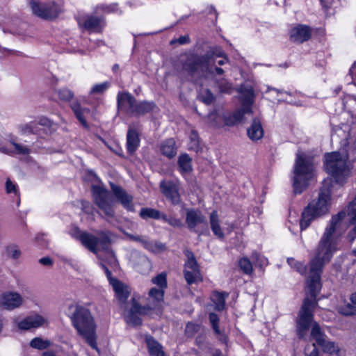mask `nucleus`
Segmentation results:
<instances>
[{
	"label": "nucleus",
	"mask_w": 356,
	"mask_h": 356,
	"mask_svg": "<svg viewBox=\"0 0 356 356\" xmlns=\"http://www.w3.org/2000/svg\"><path fill=\"white\" fill-rule=\"evenodd\" d=\"M346 212L340 211L332 216L329 225L326 227L317 247L314 250V256L309 262V275L307 277V287L311 289L315 295L317 288L321 287V276L324 266L329 263L337 249L334 234L339 227Z\"/></svg>",
	"instance_id": "nucleus-1"
},
{
	"label": "nucleus",
	"mask_w": 356,
	"mask_h": 356,
	"mask_svg": "<svg viewBox=\"0 0 356 356\" xmlns=\"http://www.w3.org/2000/svg\"><path fill=\"white\" fill-rule=\"evenodd\" d=\"M70 234L74 238L79 241L84 247L95 254H97L99 250L108 252L112 261L116 263L117 259L115 253L109 249L111 243L110 238L111 232L108 230L99 231L97 232L98 236H96L88 232H82L78 227H74L71 230Z\"/></svg>",
	"instance_id": "nucleus-2"
},
{
	"label": "nucleus",
	"mask_w": 356,
	"mask_h": 356,
	"mask_svg": "<svg viewBox=\"0 0 356 356\" xmlns=\"http://www.w3.org/2000/svg\"><path fill=\"white\" fill-rule=\"evenodd\" d=\"M70 319L79 334L92 349L98 350L95 337L96 326L90 312L82 306L76 305Z\"/></svg>",
	"instance_id": "nucleus-3"
},
{
	"label": "nucleus",
	"mask_w": 356,
	"mask_h": 356,
	"mask_svg": "<svg viewBox=\"0 0 356 356\" xmlns=\"http://www.w3.org/2000/svg\"><path fill=\"white\" fill-rule=\"evenodd\" d=\"M314 169V156L298 150L293 168V189L295 193H301L307 186Z\"/></svg>",
	"instance_id": "nucleus-4"
},
{
	"label": "nucleus",
	"mask_w": 356,
	"mask_h": 356,
	"mask_svg": "<svg viewBox=\"0 0 356 356\" xmlns=\"http://www.w3.org/2000/svg\"><path fill=\"white\" fill-rule=\"evenodd\" d=\"M183 67L192 76L197 78L212 75L215 72L220 75L224 72L222 68L216 66V58L213 54L202 56L190 55Z\"/></svg>",
	"instance_id": "nucleus-5"
},
{
	"label": "nucleus",
	"mask_w": 356,
	"mask_h": 356,
	"mask_svg": "<svg viewBox=\"0 0 356 356\" xmlns=\"http://www.w3.org/2000/svg\"><path fill=\"white\" fill-rule=\"evenodd\" d=\"M330 200L328 190H321L318 197L309 202L302 213L300 221L301 230L307 229L314 219L327 213Z\"/></svg>",
	"instance_id": "nucleus-6"
},
{
	"label": "nucleus",
	"mask_w": 356,
	"mask_h": 356,
	"mask_svg": "<svg viewBox=\"0 0 356 356\" xmlns=\"http://www.w3.org/2000/svg\"><path fill=\"white\" fill-rule=\"evenodd\" d=\"M325 168L336 183L343 184L348 177L350 170L346 164V156L338 152L327 153L325 155Z\"/></svg>",
	"instance_id": "nucleus-7"
},
{
	"label": "nucleus",
	"mask_w": 356,
	"mask_h": 356,
	"mask_svg": "<svg viewBox=\"0 0 356 356\" xmlns=\"http://www.w3.org/2000/svg\"><path fill=\"white\" fill-rule=\"evenodd\" d=\"M307 288L308 289L310 297L305 298L297 320V332L300 339L305 337L312 321L313 310L317 305L316 298L321 289V288H317L315 295H313L311 289L309 287Z\"/></svg>",
	"instance_id": "nucleus-8"
},
{
	"label": "nucleus",
	"mask_w": 356,
	"mask_h": 356,
	"mask_svg": "<svg viewBox=\"0 0 356 356\" xmlns=\"http://www.w3.org/2000/svg\"><path fill=\"white\" fill-rule=\"evenodd\" d=\"M92 193L95 204L103 212L106 220L109 221L110 218H114V203L108 191L102 186H92Z\"/></svg>",
	"instance_id": "nucleus-9"
},
{
	"label": "nucleus",
	"mask_w": 356,
	"mask_h": 356,
	"mask_svg": "<svg viewBox=\"0 0 356 356\" xmlns=\"http://www.w3.org/2000/svg\"><path fill=\"white\" fill-rule=\"evenodd\" d=\"M151 310L150 307L142 306L134 298H132L130 307L124 313V320L131 326H140L142 325V317Z\"/></svg>",
	"instance_id": "nucleus-10"
},
{
	"label": "nucleus",
	"mask_w": 356,
	"mask_h": 356,
	"mask_svg": "<svg viewBox=\"0 0 356 356\" xmlns=\"http://www.w3.org/2000/svg\"><path fill=\"white\" fill-rule=\"evenodd\" d=\"M30 7L35 16L47 20L56 18L60 12L54 3H43L33 1L30 2Z\"/></svg>",
	"instance_id": "nucleus-11"
},
{
	"label": "nucleus",
	"mask_w": 356,
	"mask_h": 356,
	"mask_svg": "<svg viewBox=\"0 0 356 356\" xmlns=\"http://www.w3.org/2000/svg\"><path fill=\"white\" fill-rule=\"evenodd\" d=\"M184 253L188 259L184 266V278L188 284L191 285L200 279V271L194 254L189 250Z\"/></svg>",
	"instance_id": "nucleus-12"
},
{
	"label": "nucleus",
	"mask_w": 356,
	"mask_h": 356,
	"mask_svg": "<svg viewBox=\"0 0 356 356\" xmlns=\"http://www.w3.org/2000/svg\"><path fill=\"white\" fill-rule=\"evenodd\" d=\"M79 24L89 32L100 33L106 26V21L104 17L87 15L79 19Z\"/></svg>",
	"instance_id": "nucleus-13"
},
{
	"label": "nucleus",
	"mask_w": 356,
	"mask_h": 356,
	"mask_svg": "<svg viewBox=\"0 0 356 356\" xmlns=\"http://www.w3.org/2000/svg\"><path fill=\"white\" fill-rule=\"evenodd\" d=\"M110 186L111 191L117 201L120 202L127 211H134V205L133 203V196L129 194L120 186L116 185L113 183H111Z\"/></svg>",
	"instance_id": "nucleus-14"
},
{
	"label": "nucleus",
	"mask_w": 356,
	"mask_h": 356,
	"mask_svg": "<svg viewBox=\"0 0 356 356\" xmlns=\"http://www.w3.org/2000/svg\"><path fill=\"white\" fill-rule=\"evenodd\" d=\"M129 259L136 270L142 274L148 273L152 268L149 259L136 250L131 252Z\"/></svg>",
	"instance_id": "nucleus-15"
},
{
	"label": "nucleus",
	"mask_w": 356,
	"mask_h": 356,
	"mask_svg": "<svg viewBox=\"0 0 356 356\" xmlns=\"http://www.w3.org/2000/svg\"><path fill=\"white\" fill-rule=\"evenodd\" d=\"M23 298L17 292L5 293L0 299V306L7 310H13L23 304Z\"/></svg>",
	"instance_id": "nucleus-16"
},
{
	"label": "nucleus",
	"mask_w": 356,
	"mask_h": 356,
	"mask_svg": "<svg viewBox=\"0 0 356 356\" xmlns=\"http://www.w3.org/2000/svg\"><path fill=\"white\" fill-rule=\"evenodd\" d=\"M160 188L163 195L170 200L173 204H178L181 198L179 193V188L176 184L172 181H163L160 184Z\"/></svg>",
	"instance_id": "nucleus-17"
},
{
	"label": "nucleus",
	"mask_w": 356,
	"mask_h": 356,
	"mask_svg": "<svg viewBox=\"0 0 356 356\" xmlns=\"http://www.w3.org/2000/svg\"><path fill=\"white\" fill-rule=\"evenodd\" d=\"M312 35V29L303 24L293 27L290 32L291 40L293 42L302 43L307 42Z\"/></svg>",
	"instance_id": "nucleus-18"
},
{
	"label": "nucleus",
	"mask_w": 356,
	"mask_h": 356,
	"mask_svg": "<svg viewBox=\"0 0 356 356\" xmlns=\"http://www.w3.org/2000/svg\"><path fill=\"white\" fill-rule=\"evenodd\" d=\"M186 222L188 228L191 230H195V227L200 224H207L205 216L197 209H187L186 213Z\"/></svg>",
	"instance_id": "nucleus-19"
},
{
	"label": "nucleus",
	"mask_w": 356,
	"mask_h": 356,
	"mask_svg": "<svg viewBox=\"0 0 356 356\" xmlns=\"http://www.w3.org/2000/svg\"><path fill=\"white\" fill-rule=\"evenodd\" d=\"M117 101L118 108L126 109L130 114H132L137 103L135 97L128 92L118 93Z\"/></svg>",
	"instance_id": "nucleus-20"
},
{
	"label": "nucleus",
	"mask_w": 356,
	"mask_h": 356,
	"mask_svg": "<svg viewBox=\"0 0 356 356\" xmlns=\"http://www.w3.org/2000/svg\"><path fill=\"white\" fill-rule=\"evenodd\" d=\"M44 323V319L42 316L39 315L30 316L18 323L17 326L20 330H29L31 328H35L42 325Z\"/></svg>",
	"instance_id": "nucleus-21"
},
{
	"label": "nucleus",
	"mask_w": 356,
	"mask_h": 356,
	"mask_svg": "<svg viewBox=\"0 0 356 356\" xmlns=\"http://www.w3.org/2000/svg\"><path fill=\"white\" fill-rule=\"evenodd\" d=\"M110 284L112 285L118 300L124 303L130 293L128 287L118 279L111 280V282Z\"/></svg>",
	"instance_id": "nucleus-22"
},
{
	"label": "nucleus",
	"mask_w": 356,
	"mask_h": 356,
	"mask_svg": "<svg viewBox=\"0 0 356 356\" xmlns=\"http://www.w3.org/2000/svg\"><path fill=\"white\" fill-rule=\"evenodd\" d=\"M140 145V138L137 131L129 128L127 135V148L130 154H133Z\"/></svg>",
	"instance_id": "nucleus-23"
},
{
	"label": "nucleus",
	"mask_w": 356,
	"mask_h": 356,
	"mask_svg": "<svg viewBox=\"0 0 356 356\" xmlns=\"http://www.w3.org/2000/svg\"><path fill=\"white\" fill-rule=\"evenodd\" d=\"M248 136L252 140H258L264 136V130L261 122L254 118L251 126L247 130Z\"/></svg>",
	"instance_id": "nucleus-24"
},
{
	"label": "nucleus",
	"mask_w": 356,
	"mask_h": 356,
	"mask_svg": "<svg viewBox=\"0 0 356 356\" xmlns=\"http://www.w3.org/2000/svg\"><path fill=\"white\" fill-rule=\"evenodd\" d=\"M160 150L163 155L168 159L173 158L177 152L175 141L173 138H169L161 144Z\"/></svg>",
	"instance_id": "nucleus-25"
},
{
	"label": "nucleus",
	"mask_w": 356,
	"mask_h": 356,
	"mask_svg": "<svg viewBox=\"0 0 356 356\" xmlns=\"http://www.w3.org/2000/svg\"><path fill=\"white\" fill-rule=\"evenodd\" d=\"M71 108L74 111L76 118L80 123L86 128L88 127L86 122V115L89 113L90 111L88 108H82L79 103L73 102L71 104Z\"/></svg>",
	"instance_id": "nucleus-26"
},
{
	"label": "nucleus",
	"mask_w": 356,
	"mask_h": 356,
	"mask_svg": "<svg viewBox=\"0 0 356 356\" xmlns=\"http://www.w3.org/2000/svg\"><path fill=\"white\" fill-rule=\"evenodd\" d=\"M210 226L211 229L216 236L218 238L222 239L225 234L222 231L220 225V220L217 211H213L210 215Z\"/></svg>",
	"instance_id": "nucleus-27"
},
{
	"label": "nucleus",
	"mask_w": 356,
	"mask_h": 356,
	"mask_svg": "<svg viewBox=\"0 0 356 356\" xmlns=\"http://www.w3.org/2000/svg\"><path fill=\"white\" fill-rule=\"evenodd\" d=\"M310 337L312 339L314 340L319 346L323 345L327 339V336L322 331L319 325L316 322H314L312 325Z\"/></svg>",
	"instance_id": "nucleus-28"
},
{
	"label": "nucleus",
	"mask_w": 356,
	"mask_h": 356,
	"mask_svg": "<svg viewBox=\"0 0 356 356\" xmlns=\"http://www.w3.org/2000/svg\"><path fill=\"white\" fill-rule=\"evenodd\" d=\"M320 346L324 353H328L331 356H344V352L334 342L326 339Z\"/></svg>",
	"instance_id": "nucleus-29"
},
{
	"label": "nucleus",
	"mask_w": 356,
	"mask_h": 356,
	"mask_svg": "<svg viewBox=\"0 0 356 356\" xmlns=\"http://www.w3.org/2000/svg\"><path fill=\"white\" fill-rule=\"evenodd\" d=\"M156 107V105L152 102H137L136 105L134 108V110H133V115H145L152 111L154 110V108Z\"/></svg>",
	"instance_id": "nucleus-30"
},
{
	"label": "nucleus",
	"mask_w": 356,
	"mask_h": 356,
	"mask_svg": "<svg viewBox=\"0 0 356 356\" xmlns=\"http://www.w3.org/2000/svg\"><path fill=\"white\" fill-rule=\"evenodd\" d=\"M253 103V91L252 89L247 90L242 100V108L240 109L245 114L251 113V106Z\"/></svg>",
	"instance_id": "nucleus-31"
},
{
	"label": "nucleus",
	"mask_w": 356,
	"mask_h": 356,
	"mask_svg": "<svg viewBox=\"0 0 356 356\" xmlns=\"http://www.w3.org/2000/svg\"><path fill=\"white\" fill-rule=\"evenodd\" d=\"M178 165L182 174L188 173L192 170L191 159L186 154L179 156Z\"/></svg>",
	"instance_id": "nucleus-32"
},
{
	"label": "nucleus",
	"mask_w": 356,
	"mask_h": 356,
	"mask_svg": "<svg viewBox=\"0 0 356 356\" xmlns=\"http://www.w3.org/2000/svg\"><path fill=\"white\" fill-rule=\"evenodd\" d=\"M228 296V293L215 292L212 296V301L215 304V309L217 311H222L225 308V298Z\"/></svg>",
	"instance_id": "nucleus-33"
},
{
	"label": "nucleus",
	"mask_w": 356,
	"mask_h": 356,
	"mask_svg": "<svg viewBox=\"0 0 356 356\" xmlns=\"http://www.w3.org/2000/svg\"><path fill=\"white\" fill-rule=\"evenodd\" d=\"M240 109L236 111L232 114L225 116L224 119L225 124L227 126H234L237 122H241L243 119V116L245 115Z\"/></svg>",
	"instance_id": "nucleus-34"
},
{
	"label": "nucleus",
	"mask_w": 356,
	"mask_h": 356,
	"mask_svg": "<svg viewBox=\"0 0 356 356\" xmlns=\"http://www.w3.org/2000/svg\"><path fill=\"white\" fill-rule=\"evenodd\" d=\"M140 216L143 219L153 218L162 219V214L156 209L152 208H142L140 211Z\"/></svg>",
	"instance_id": "nucleus-35"
},
{
	"label": "nucleus",
	"mask_w": 356,
	"mask_h": 356,
	"mask_svg": "<svg viewBox=\"0 0 356 356\" xmlns=\"http://www.w3.org/2000/svg\"><path fill=\"white\" fill-rule=\"evenodd\" d=\"M145 248L153 253L157 254L165 251L166 245L161 242H153L147 240V243H145Z\"/></svg>",
	"instance_id": "nucleus-36"
},
{
	"label": "nucleus",
	"mask_w": 356,
	"mask_h": 356,
	"mask_svg": "<svg viewBox=\"0 0 356 356\" xmlns=\"http://www.w3.org/2000/svg\"><path fill=\"white\" fill-rule=\"evenodd\" d=\"M6 255L12 259H18L22 256V251L19 245L15 243L9 244L6 248Z\"/></svg>",
	"instance_id": "nucleus-37"
},
{
	"label": "nucleus",
	"mask_w": 356,
	"mask_h": 356,
	"mask_svg": "<svg viewBox=\"0 0 356 356\" xmlns=\"http://www.w3.org/2000/svg\"><path fill=\"white\" fill-rule=\"evenodd\" d=\"M30 346L38 350H44L51 346V342L49 340H44L40 337L33 339L30 342Z\"/></svg>",
	"instance_id": "nucleus-38"
},
{
	"label": "nucleus",
	"mask_w": 356,
	"mask_h": 356,
	"mask_svg": "<svg viewBox=\"0 0 356 356\" xmlns=\"http://www.w3.org/2000/svg\"><path fill=\"white\" fill-rule=\"evenodd\" d=\"M238 266L245 274L250 275L253 271L252 264L247 257L241 258L238 261Z\"/></svg>",
	"instance_id": "nucleus-39"
},
{
	"label": "nucleus",
	"mask_w": 356,
	"mask_h": 356,
	"mask_svg": "<svg viewBox=\"0 0 356 356\" xmlns=\"http://www.w3.org/2000/svg\"><path fill=\"white\" fill-rule=\"evenodd\" d=\"M146 341L151 355L162 351L161 346L152 337H147Z\"/></svg>",
	"instance_id": "nucleus-40"
},
{
	"label": "nucleus",
	"mask_w": 356,
	"mask_h": 356,
	"mask_svg": "<svg viewBox=\"0 0 356 356\" xmlns=\"http://www.w3.org/2000/svg\"><path fill=\"white\" fill-rule=\"evenodd\" d=\"M190 142L188 144V149L197 152L200 147L199 137L196 131L192 130L190 134Z\"/></svg>",
	"instance_id": "nucleus-41"
},
{
	"label": "nucleus",
	"mask_w": 356,
	"mask_h": 356,
	"mask_svg": "<svg viewBox=\"0 0 356 356\" xmlns=\"http://www.w3.org/2000/svg\"><path fill=\"white\" fill-rule=\"evenodd\" d=\"M167 275L165 273H161L159 274L157 276L153 277L152 279V282L153 284L157 285L161 289H165L167 287Z\"/></svg>",
	"instance_id": "nucleus-42"
},
{
	"label": "nucleus",
	"mask_w": 356,
	"mask_h": 356,
	"mask_svg": "<svg viewBox=\"0 0 356 356\" xmlns=\"http://www.w3.org/2000/svg\"><path fill=\"white\" fill-rule=\"evenodd\" d=\"M339 312L344 316L356 315V307L350 303H347L343 306H341Z\"/></svg>",
	"instance_id": "nucleus-43"
},
{
	"label": "nucleus",
	"mask_w": 356,
	"mask_h": 356,
	"mask_svg": "<svg viewBox=\"0 0 356 356\" xmlns=\"http://www.w3.org/2000/svg\"><path fill=\"white\" fill-rule=\"evenodd\" d=\"M58 95L61 100L68 102L73 98L74 93L68 88H63L58 90Z\"/></svg>",
	"instance_id": "nucleus-44"
},
{
	"label": "nucleus",
	"mask_w": 356,
	"mask_h": 356,
	"mask_svg": "<svg viewBox=\"0 0 356 356\" xmlns=\"http://www.w3.org/2000/svg\"><path fill=\"white\" fill-rule=\"evenodd\" d=\"M164 291L163 289L152 288L149 291V296L154 298L156 301L160 302L163 299Z\"/></svg>",
	"instance_id": "nucleus-45"
},
{
	"label": "nucleus",
	"mask_w": 356,
	"mask_h": 356,
	"mask_svg": "<svg viewBox=\"0 0 356 356\" xmlns=\"http://www.w3.org/2000/svg\"><path fill=\"white\" fill-rule=\"evenodd\" d=\"M10 143L15 147V152L18 154L27 155L30 153V149L25 145L11 141Z\"/></svg>",
	"instance_id": "nucleus-46"
},
{
	"label": "nucleus",
	"mask_w": 356,
	"mask_h": 356,
	"mask_svg": "<svg viewBox=\"0 0 356 356\" xmlns=\"http://www.w3.org/2000/svg\"><path fill=\"white\" fill-rule=\"evenodd\" d=\"M22 52L8 49L6 47L0 46V56H19L22 55Z\"/></svg>",
	"instance_id": "nucleus-47"
},
{
	"label": "nucleus",
	"mask_w": 356,
	"mask_h": 356,
	"mask_svg": "<svg viewBox=\"0 0 356 356\" xmlns=\"http://www.w3.org/2000/svg\"><path fill=\"white\" fill-rule=\"evenodd\" d=\"M346 109L348 110L349 112L353 113L356 111V98L348 97L343 103Z\"/></svg>",
	"instance_id": "nucleus-48"
},
{
	"label": "nucleus",
	"mask_w": 356,
	"mask_h": 356,
	"mask_svg": "<svg viewBox=\"0 0 356 356\" xmlns=\"http://www.w3.org/2000/svg\"><path fill=\"white\" fill-rule=\"evenodd\" d=\"M162 219L172 227H180L182 226V222L179 219L173 217H168L165 214H162Z\"/></svg>",
	"instance_id": "nucleus-49"
},
{
	"label": "nucleus",
	"mask_w": 356,
	"mask_h": 356,
	"mask_svg": "<svg viewBox=\"0 0 356 356\" xmlns=\"http://www.w3.org/2000/svg\"><path fill=\"white\" fill-rule=\"evenodd\" d=\"M209 321H210V323H211L212 327L214 330L216 334H219L220 333V328H219V325H218L219 318H218V315L214 313H211L209 314Z\"/></svg>",
	"instance_id": "nucleus-50"
},
{
	"label": "nucleus",
	"mask_w": 356,
	"mask_h": 356,
	"mask_svg": "<svg viewBox=\"0 0 356 356\" xmlns=\"http://www.w3.org/2000/svg\"><path fill=\"white\" fill-rule=\"evenodd\" d=\"M252 259L261 268L267 264L266 259L257 252L252 253Z\"/></svg>",
	"instance_id": "nucleus-51"
},
{
	"label": "nucleus",
	"mask_w": 356,
	"mask_h": 356,
	"mask_svg": "<svg viewBox=\"0 0 356 356\" xmlns=\"http://www.w3.org/2000/svg\"><path fill=\"white\" fill-rule=\"evenodd\" d=\"M108 84L106 82L102 83L100 84H97L92 88V89L90 90V93L91 94H102L104 91H106V90L108 88Z\"/></svg>",
	"instance_id": "nucleus-52"
},
{
	"label": "nucleus",
	"mask_w": 356,
	"mask_h": 356,
	"mask_svg": "<svg viewBox=\"0 0 356 356\" xmlns=\"http://www.w3.org/2000/svg\"><path fill=\"white\" fill-rule=\"evenodd\" d=\"M32 122L26 124H22L18 126V129L22 134H33Z\"/></svg>",
	"instance_id": "nucleus-53"
},
{
	"label": "nucleus",
	"mask_w": 356,
	"mask_h": 356,
	"mask_svg": "<svg viewBox=\"0 0 356 356\" xmlns=\"http://www.w3.org/2000/svg\"><path fill=\"white\" fill-rule=\"evenodd\" d=\"M200 330V325L193 323H188L186 326V333L188 336L192 337Z\"/></svg>",
	"instance_id": "nucleus-54"
},
{
	"label": "nucleus",
	"mask_w": 356,
	"mask_h": 356,
	"mask_svg": "<svg viewBox=\"0 0 356 356\" xmlns=\"http://www.w3.org/2000/svg\"><path fill=\"white\" fill-rule=\"evenodd\" d=\"M202 101L206 104H211L214 100V96L210 90H206L201 95Z\"/></svg>",
	"instance_id": "nucleus-55"
},
{
	"label": "nucleus",
	"mask_w": 356,
	"mask_h": 356,
	"mask_svg": "<svg viewBox=\"0 0 356 356\" xmlns=\"http://www.w3.org/2000/svg\"><path fill=\"white\" fill-rule=\"evenodd\" d=\"M124 234L127 236V237L129 240L133 241L140 242V243L143 244L144 248L145 247V243H147V239H146L143 236H140V235H133V234H131L127 232H125Z\"/></svg>",
	"instance_id": "nucleus-56"
},
{
	"label": "nucleus",
	"mask_w": 356,
	"mask_h": 356,
	"mask_svg": "<svg viewBox=\"0 0 356 356\" xmlns=\"http://www.w3.org/2000/svg\"><path fill=\"white\" fill-rule=\"evenodd\" d=\"M312 349L309 351V346H307L305 349V356H323L321 355L319 350L316 348V343H313L312 346Z\"/></svg>",
	"instance_id": "nucleus-57"
},
{
	"label": "nucleus",
	"mask_w": 356,
	"mask_h": 356,
	"mask_svg": "<svg viewBox=\"0 0 356 356\" xmlns=\"http://www.w3.org/2000/svg\"><path fill=\"white\" fill-rule=\"evenodd\" d=\"M101 10L109 13H117L118 11V7L117 4L111 5H102L98 7Z\"/></svg>",
	"instance_id": "nucleus-58"
},
{
	"label": "nucleus",
	"mask_w": 356,
	"mask_h": 356,
	"mask_svg": "<svg viewBox=\"0 0 356 356\" xmlns=\"http://www.w3.org/2000/svg\"><path fill=\"white\" fill-rule=\"evenodd\" d=\"M179 43L180 44H184L186 43H190L191 40L188 35L180 36L178 39L172 40L170 42V44H176L177 43Z\"/></svg>",
	"instance_id": "nucleus-59"
},
{
	"label": "nucleus",
	"mask_w": 356,
	"mask_h": 356,
	"mask_svg": "<svg viewBox=\"0 0 356 356\" xmlns=\"http://www.w3.org/2000/svg\"><path fill=\"white\" fill-rule=\"evenodd\" d=\"M81 207H82V209L84 213H86L87 214H91V215L93 214L94 208L92 207V206L90 204V203L89 202L82 201Z\"/></svg>",
	"instance_id": "nucleus-60"
},
{
	"label": "nucleus",
	"mask_w": 356,
	"mask_h": 356,
	"mask_svg": "<svg viewBox=\"0 0 356 356\" xmlns=\"http://www.w3.org/2000/svg\"><path fill=\"white\" fill-rule=\"evenodd\" d=\"M213 54L216 58V63H218L219 65H222L228 61V59L226 57L222 58L220 54H215L213 52H208L206 55Z\"/></svg>",
	"instance_id": "nucleus-61"
},
{
	"label": "nucleus",
	"mask_w": 356,
	"mask_h": 356,
	"mask_svg": "<svg viewBox=\"0 0 356 356\" xmlns=\"http://www.w3.org/2000/svg\"><path fill=\"white\" fill-rule=\"evenodd\" d=\"M294 268L302 275H305L307 272V267L299 261L295 264Z\"/></svg>",
	"instance_id": "nucleus-62"
},
{
	"label": "nucleus",
	"mask_w": 356,
	"mask_h": 356,
	"mask_svg": "<svg viewBox=\"0 0 356 356\" xmlns=\"http://www.w3.org/2000/svg\"><path fill=\"white\" fill-rule=\"evenodd\" d=\"M219 88L221 92H229V90H231V85L225 81H222L219 83Z\"/></svg>",
	"instance_id": "nucleus-63"
},
{
	"label": "nucleus",
	"mask_w": 356,
	"mask_h": 356,
	"mask_svg": "<svg viewBox=\"0 0 356 356\" xmlns=\"http://www.w3.org/2000/svg\"><path fill=\"white\" fill-rule=\"evenodd\" d=\"M6 191L8 193H16V188L15 184H13V182L8 179L6 183Z\"/></svg>",
	"instance_id": "nucleus-64"
}]
</instances>
